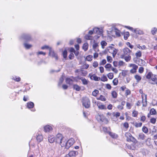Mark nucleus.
Here are the masks:
<instances>
[{
    "mask_svg": "<svg viewBox=\"0 0 157 157\" xmlns=\"http://www.w3.org/2000/svg\"><path fill=\"white\" fill-rule=\"evenodd\" d=\"M125 136L127 138V141L128 142H132L135 143L137 141L136 139L132 136L131 134L129 132H127L125 133Z\"/></svg>",
    "mask_w": 157,
    "mask_h": 157,
    "instance_id": "obj_1",
    "label": "nucleus"
},
{
    "mask_svg": "<svg viewBox=\"0 0 157 157\" xmlns=\"http://www.w3.org/2000/svg\"><path fill=\"white\" fill-rule=\"evenodd\" d=\"M113 82L114 85H117L118 83V79L117 78H115L113 81Z\"/></svg>",
    "mask_w": 157,
    "mask_h": 157,
    "instance_id": "obj_39",
    "label": "nucleus"
},
{
    "mask_svg": "<svg viewBox=\"0 0 157 157\" xmlns=\"http://www.w3.org/2000/svg\"><path fill=\"white\" fill-rule=\"evenodd\" d=\"M150 113L151 115H155L156 113V110L153 108L151 109L150 111Z\"/></svg>",
    "mask_w": 157,
    "mask_h": 157,
    "instance_id": "obj_35",
    "label": "nucleus"
},
{
    "mask_svg": "<svg viewBox=\"0 0 157 157\" xmlns=\"http://www.w3.org/2000/svg\"><path fill=\"white\" fill-rule=\"evenodd\" d=\"M67 51H64L63 52V55L64 58H65L67 57Z\"/></svg>",
    "mask_w": 157,
    "mask_h": 157,
    "instance_id": "obj_62",
    "label": "nucleus"
},
{
    "mask_svg": "<svg viewBox=\"0 0 157 157\" xmlns=\"http://www.w3.org/2000/svg\"><path fill=\"white\" fill-rule=\"evenodd\" d=\"M147 95L144 94L142 95V98L143 105V106H146L147 105Z\"/></svg>",
    "mask_w": 157,
    "mask_h": 157,
    "instance_id": "obj_8",
    "label": "nucleus"
},
{
    "mask_svg": "<svg viewBox=\"0 0 157 157\" xmlns=\"http://www.w3.org/2000/svg\"><path fill=\"white\" fill-rule=\"evenodd\" d=\"M123 51V53L120 56V57L122 59H124L125 56L130 55L131 52V51L128 48H124Z\"/></svg>",
    "mask_w": 157,
    "mask_h": 157,
    "instance_id": "obj_3",
    "label": "nucleus"
},
{
    "mask_svg": "<svg viewBox=\"0 0 157 157\" xmlns=\"http://www.w3.org/2000/svg\"><path fill=\"white\" fill-rule=\"evenodd\" d=\"M78 154V153L77 151H71L68 153V155L70 157H75Z\"/></svg>",
    "mask_w": 157,
    "mask_h": 157,
    "instance_id": "obj_12",
    "label": "nucleus"
},
{
    "mask_svg": "<svg viewBox=\"0 0 157 157\" xmlns=\"http://www.w3.org/2000/svg\"><path fill=\"white\" fill-rule=\"evenodd\" d=\"M133 31L136 33L140 35L142 34L143 33V32L142 31L138 29H135L133 30Z\"/></svg>",
    "mask_w": 157,
    "mask_h": 157,
    "instance_id": "obj_20",
    "label": "nucleus"
},
{
    "mask_svg": "<svg viewBox=\"0 0 157 157\" xmlns=\"http://www.w3.org/2000/svg\"><path fill=\"white\" fill-rule=\"evenodd\" d=\"M34 106V103L32 102H28L27 104V107L29 108H32Z\"/></svg>",
    "mask_w": 157,
    "mask_h": 157,
    "instance_id": "obj_25",
    "label": "nucleus"
},
{
    "mask_svg": "<svg viewBox=\"0 0 157 157\" xmlns=\"http://www.w3.org/2000/svg\"><path fill=\"white\" fill-rule=\"evenodd\" d=\"M99 93V91L97 90H94L92 92V95L95 97L97 96Z\"/></svg>",
    "mask_w": 157,
    "mask_h": 157,
    "instance_id": "obj_31",
    "label": "nucleus"
},
{
    "mask_svg": "<svg viewBox=\"0 0 157 157\" xmlns=\"http://www.w3.org/2000/svg\"><path fill=\"white\" fill-rule=\"evenodd\" d=\"M52 129V127L49 125H47L44 127V130L46 132H49L51 131Z\"/></svg>",
    "mask_w": 157,
    "mask_h": 157,
    "instance_id": "obj_14",
    "label": "nucleus"
},
{
    "mask_svg": "<svg viewBox=\"0 0 157 157\" xmlns=\"http://www.w3.org/2000/svg\"><path fill=\"white\" fill-rule=\"evenodd\" d=\"M109 134L112 138H116L118 137L117 134L111 132H109Z\"/></svg>",
    "mask_w": 157,
    "mask_h": 157,
    "instance_id": "obj_21",
    "label": "nucleus"
},
{
    "mask_svg": "<svg viewBox=\"0 0 157 157\" xmlns=\"http://www.w3.org/2000/svg\"><path fill=\"white\" fill-rule=\"evenodd\" d=\"M135 55L137 57H140L142 56V53L141 52L139 51L136 52L135 54Z\"/></svg>",
    "mask_w": 157,
    "mask_h": 157,
    "instance_id": "obj_40",
    "label": "nucleus"
},
{
    "mask_svg": "<svg viewBox=\"0 0 157 157\" xmlns=\"http://www.w3.org/2000/svg\"><path fill=\"white\" fill-rule=\"evenodd\" d=\"M146 137L145 135L143 133H140L138 135V139L144 140Z\"/></svg>",
    "mask_w": 157,
    "mask_h": 157,
    "instance_id": "obj_19",
    "label": "nucleus"
},
{
    "mask_svg": "<svg viewBox=\"0 0 157 157\" xmlns=\"http://www.w3.org/2000/svg\"><path fill=\"white\" fill-rule=\"evenodd\" d=\"M156 121V119L155 118H151L150 120V122L151 123L154 124Z\"/></svg>",
    "mask_w": 157,
    "mask_h": 157,
    "instance_id": "obj_50",
    "label": "nucleus"
},
{
    "mask_svg": "<svg viewBox=\"0 0 157 157\" xmlns=\"http://www.w3.org/2000/svg\"><path fill=\"white\" fill-rule=\"evenodd\" d=\"M74 143V140L72 138L71 139L68 140H67L65 148L67 149H68L71 145L73 144Z\"/></svg>",
    "mask_w": 157,
    "mask_h": 157,
    "instance_id": "obj_5",
    "label": "nucleus"
},
{
    "mask_svg": "<svg viewBox=\"0 0 157 157\" xmlns=\"http://www.w3.org/2000/svg\"><path fill=\"white\" fill-rule=\"evenodd\" d=\"M21 38L26 41L29 40L31 39L30 35L27 34H22L21 36Z\"/></svg>",
    "mask_w": 157,
    "mask_h": 157,
    "instance_id": "obj_9",
    "label": "nucleus"
},
{
    "mask_svg": "<svg viewBox=\"0 0 157 157\" xmlns=\"http://www.w3.org/2000/svg\"><path fill=\"white\" fill-rule=\"evenodd\" d=\"M101 44L102 48H104L105 46L107 45V43L104 41H102L101 42Z\"/></svg>",
    "mask_w": 157,
    "mask_h": 157,
    "instance_id": "obj_30",
    "label": "nucleus"
},
{
    "mask_svg": "<svg viewBox=\"0 0 157 157\" xmlns=\"http://www.w3.org/2000/svg\"><path fill=\"white\" fill-rule=\"evenodd\" d=\"M142 130L144 133L147 134L148 132V129L145 126H143L142 128Z\"/></svg>",
    "mask_w": 157,
    "mask_h": 157,
    "instance_id": "obj_29",
    "label": "nucleus"
},
{
    "mask_svg": "<svg viewBox=\"0 0 157 157\" xmlns=\"http://www.w3.org/2000/svg\"><path fill=\"white\" fill-rule=\"evenodd\" d=\"M146 119V117L144 116H142L140 118V121L144 122L145 121Z\"/></svg>",
    "mask_w": 157,
    "mask_h": 157,
    "instance_id": "obj_63",
    "label": "nucleus"
},
{
    "mask_svg": "<svg viewBox=\"0 0 157 157\" xmlns=\"http://www.w3.org/2000/svg\"><path fill=\"white\" fill-rule=\"evenodd\" d=\"M82 105L86 108H88L90 106V102L89 99L86 97L83 98Z\"/></svg>",
    "mask_w": 157,
    "mask_h": 157,
    "instance_id": "obj_2",
    "label": "nucleus"
},
{
    "mask_svg": "<svg viewBox=\"0 0 157 157\" xmlns=\"http://www.w3.org/2000/svg\"><path fill=\"white\" fill-rule=\"evenodd\" d=\"M124 59L126 61L128 62L130 60L131 57L129 55H127L126 56H124Z\"/></svg>",
    "mask_w": 157,
    "mask_h": 157,
    "instance_id": "obj_33",
    "label": "nucleus"
},
{
    "mask_svg": "<svg viewBox=\"0 0 157 157\" xmlns=\"http://www.w3.org/2000/svg\"><path fill=\"white\" fill-rule=\"evenodd\" d=\"M151 80L153 82H151L150 81L149 83L152 84H156L157 85V78L156 75H154L152 76Z\"/></svg>",
    "mask_w": 157,
    "mask_h": 157,
    "instance_id": "obj_10",
    "label": "nucleus"
},
{
    "mask_svg": "<svg viewBox=\"0 0 157 157\" xmlns=\"http://www.w3.org/2000/svg\"><path fill=\"white\" fill-rule=\"evenodd\" d=\"M98 64L97 61H95L93 63V66L96 68L98 66Z\"/></svg>",
    "mask_w": 157,
    "mask_h": 157,
    "instance_id": "obj_56",
    "label": "nucleus"
},
{
    "mask_svg": "<svg viewBox=\"0 0 157 157\" xmlns=\"http://www.w3.org/2000/svg\"><path fill=\"white\" fill-rule=\"evenodd\" d=\"M115 30H117L118 31H116L115 32V34L116 35H117L118 36H121L120 32L119 30H117V29L116 28H115Z\"/></svg>",
    "mask_w": 157,
    "mask_h": 157,
    "instance_id": "obj_57",
    "label": "nucleus"
},
{
    "mask_svg": "<svg viewBox=\"0 0 157 157\" xmlns=\"http://www.w3.org/2000/svg\"><path fill=\"white\" fill-rule=\"evenodd\" d=\"M74 57V55L73 53H71L69 56V58L70 59H73Z\"/></svg>",
    "mask_w": 157,
    "mask_h": 157,
    "instance_id": "obj_59",
    "label": "nucleus"
},
{
    "mask_svg": "<svg viewBox=\"0 0 157 157\" xmlns=\"http://www.w3.org/2000/svg\"><path fill=\"white\" fill-rule=\"evenodd\" d=\"M92 56L91 55L88 56L86 58V60L89 61H91L92 60Z\"/></svg>",
    "mask_w": 157,
    "mask_h": 157,
    "instance_id": "obj_47",
    "label": "nucleus"
},
{
    "mask_svg": "<svg viewBox=\"0 0 157 157\" xmlns=\"http://www.w3.org/2000/svg\"><path fill=\"white\" fill-rule=\"evenodd\" d=\"M48 140L50 143H53L55 140V138L53 136H50L48 137Z\"/></svg>",
    "mask_w": 157,
    "mask_h": 157,
    "instance_id": "obj_17",
    "label": "nucleus"
},
{
    "mask_svg": "<svg viewBox=\"0 0 157 157\" xmlns=\"http://www.w3.org/2000/svg\"><path fill=\"white\" fill-rule=\"evenodd\" d=\"M107 60L108 62L111 63L112 61V58L110 56H107Z\"/></svg>",
    "mask_w": 157,
    "mask_h": 157,
    "instance_id": "obj_49",
    "label": "nucleus"
},
{
    "mask_svg": "<svg viewBox=\"0 0 157 157\" xmlns=\"http://www.w3.org/2000/svg\"><path fill=\"white\" fill-rule=\"evenodd\" d=\"M154 75H153L151 72H149L148 73L146 76V78L148 79L151 78V79L152 76Z\"/></svg>",
    "mask_w": 157,
    "mask_h": 157,
    "instance_id": "obj_27",
    "label": "nucleus"
},
{
    "mask_svg": "<svg viewBox=\"0 0 157 157\" xmlns=\"http://www.w3.org/2000/svg\"><path fill=\"white\" fill-rule=\"evenodd\" d=\"M142 123L141 122L137 123L136 122L134 124V125L135 127L136 128L141 127L142 125Z\"/></svg>",
    "mask_w": 157,
    "mask_h": 157,
    "instance_id": "obj_36",
    "label": "nucleus"
},
{
    "mask_svg": "<svg viewBox=\"0 0 157 157\" xmlns=\"http://www.w3.org/2000/svg\"><path fill=\"white\" fill-rule=\"evenodd\" d=\"M151 138H148L145 141L146 144L147 146H150L151 144Z\"/></svg>",
    "mask_w": 157,
    "mask_h": 157,
    "instance_id": "obj_28",
    "label": "nucleus"
},
{
    "mask_svg": "<svg viewBox=\"0 0 157 157\" xmlns=\"http://www.w3.org/2000/svg\"><path fill=\"white\" fill-rule=\"evenodd\" d=\"M88 47V43H86L83 45L82 48L85 51H86L87 50Z\"/></svg>",
    "mask_w": 157,
    "mask_h": 157,
    "instance_id": "obj_23",
    "label": "nucleus"
},
{
    "mask_svg": "<svg viewBox=\"0 0 157 157\" xmlns=\"http://www.w3.org/2000/svg\"><path fill=\"white\" fill-rule=\"evenodd\" d=\"M131 66L132 67V69L134 70H136L138 68V66L136 65L135 64H132L131 65Z\"/></svg>",
    "mask_w": 157,
    "mask_h": 157,
    "instance_id": "obj_44",
    "label": "nucleus"
},
{
    "mask_svg": "<svg viewBox=\"0 0 157 157\" xmlns=\"http://www.w3.org/2000/svg\"><path fill=\"white\" fill-rule=\"evenodd\" d=\"M129 33L128 32H126L124 34V38L125 40H126L128 37L129 36Z\"/></svg>",
    "mask_w": 157,
    "mask_h": 157,
    "instance_id": "obj_38",
    "label": "nucleus"
},
{
    "mask_svg": "<svg viewBox=\"0 0 157 157\" xmlns=\"http://www.w3.org/2000/svg\"><path fill=\"white\" fill-rule=\"evenodd\" d=\"M134 77L137 82H139L141 79V77L139 75H136Z\"/></svg>",
    "mask_w": 157,
    "mask_h": 157,
    "instance_id": "obj_26",
    "label": "nucleus"
},
{
    "mask_svg": "<svg viewBox=\"0 0 157 157\" xmlns=\"http://www.w3.org/2000/svg\"><path fill=\"white\" fill-rule=\"evenodd\" d=\"M73 89L77 91H79L81 90V87L77 84H74L73 86Z\"/></svg>",
    "mask_w": 157,
    "mask_h": 157,
    "instance_id": "obj_15",
    "label": "nucleus"
},
{
    "mask_svg": "<svg viewBox=\"0 0 157 157\" xmlns=\"http://www.w3.org/2000/svg\"><path fill=\"white\" fill-rule=\"evenodd\" d=\"M90 78L92 80H93L96 81H98L100 80V78L97 76L95 75H93L90 77Z\"/></svg>",
    "mask_w": 157,
    "mask_h": 157,
    "instance_id": "obj_16",
    "label": "nucleus"
},
{
    "mask_svg": "<svg viewBox=\"0 0 157 157\" xmlns=\"http://www.w3.org/2000/svg\"><path fill=\"white\" fill-rule=\"evenodd\" d=\"M144 68L142 67H140L139 69V72L140 73H142L144 71Z\"/></svg>",
    "mask_w": 157,
    "mask_h": 157,
    "instance_id": "obj_53",
    "label": "nucleus"
},
{
    "mask_svg": "<svg viewBox=\"0 0 157 157\" xmlns=\"http://www.w3.org/2000/svg\"><path fill=\"white\" fill-rule=\"evenodd\" d=\"M107 80H108V79L104 75H103V76L101 77V81H103V82H105V81H107Z\"/></svg>",
    "mask_w": 157,
    "mask_h": 157,
    "instance_id": "obj_42",
    "label": "nucleus"
},
{
    "mask_svg": "<svg viewBox=\"0 0 157 157\" xmlns=\"http://www.w3.org/2000/svg\"><path fill=\"white\" fill-rule=\"evenodd\" d=\"M36 139L38 142H40L43 140V136L41 135H38L36 136Z\"/></svg>",
    "mask_w": 157,
    "mask_h": 157,
    "instance_id": "obj_22",
    "label": "nucleus"
},
{
    "mask_svg": "<svg viewBox=\"0 0 157 157\" xmlns=\"http://www.w3.org/2000/svg\"><path fill=\"white\" fill-rule=\"evenodd\" d=\"M120 113L119 112L113 113H112V115L114 117H117L120 116Z\"/></svg>",
    "mask_w": 157,
    "mask_h": 157,
    "instance_id": "obj_43",
    "label": "nucleus"
},
{
    "mask_svg": "<svg viewBox=\"0 0 157 157\" xmlns=\"http://www.w3.org/2000/svg\"><path fill=\"white\" fill-rule=\"evenodd\" d=\"M106 63V60L105 59L102 60L100 63V65H103Z\"/></svg>",
    "mask_w": 157,
    "mask_h": 157,
    "instance_id": "obj_46",
    "label": "nucleus"
},
{
    "mask_svg": "<svg viewBox=\"0 0 157 157\" xmlns=\"http://www.w3.org/2000/svg\"><path fill=\"white\" fill-rule=\"evenodd\" d=\"M97 99L101 100L102 101H105L106 100V99L105 97L104 96H103L102 95H101L100 96V97H99V98H97Z\"/></svg>",
    "mask_w": 157,
    "mask_h": 157,
    "instance_id": "obj_34",
    "label": "nucleus"
},
{
    "mask_svg": "<svg viewBox=\"0 0 157 157\" xmlns=\"http://www.w3.org/2000/svg\"><path fill=\"white\" fill-rule=\"evenodd\" d=\"M51 47H49L48 46L45 45H44L43 47H42L41 48V49H49V48H50Z\"/></svg>",
    "mask_w": 157,
    "mask_h": 157,
    "instance_id": "obj_61",
    "label": "nucleus"
},
{
    "mask_svg": "<svg viewBox=\"0 0 157 157\" xmlns=\"http://www.w3.org/2000/svg\"><path fill=\"white\" fill-rule=\"evenodd\" d=\"M93 31L94 33H98V31H99V29L98 28H95L93 29Z\"/></svg>",
    "mask_w": 157,
    "mask_h": 157,
    "instance_id": "obj_52",
    "label": "nucleus"
},
{
    "mask_svg": "<svg viewBox=\"0 0 157 157\" xmlns=\"http://www.w3.org/2000/svg\"><path fill=\"white\" fill-rule=\"evenodd\" d=\"M66 82L67 84L71 85L73 82V80L69 78H67L66 79Z\"/></svg>",
    "mask_w": 157,
    "mask_h": 157,
    "instance_id": "obj_24",
    "label": "nucleus"
},
{
    "mask_svg": "<svg viewBox=\"0 0 157 157\" xmlns=\"http://www.w3.org/2000/svg\"><path fill=\"white\" fill-rule=\"evenodd\" d=\"M97 105L100 109H106V106L102 104L100 102H97Z\"/></svg>",
    "mask_w": 157,
    "mask_h": 157,
    "instance_id": "obj_13",
    "label": "nucleus"
},
{
    "mask_svg": "<svg viewBox=\"0 0 157 157\" xmlns=\"http://www.w3.org/2000/svg\"><path fill=\"white\" fill-rule=\"evenodd\" d=\"M98 46V44L97 43H94L93 45V48L95 50Z\"/></svg>",
    "mask_w": 157,
    "mask_h": 157,
    "instance_id": "obj_60",
    "label": "nucleus"
},
{
    "mask_svg": "<svg viewBox=\"0 0 157 157\" xmlns=\"http://www.w3.org/2000/svg\"><path fill=\"white\" fill-rule=\"evenodd\" d=\"M108 50L109 52L112 54L113 57H114L115 55L117 54L118 50L114 47L109 46L108 48Z\"/></svg>",
    "mask_w": 157,
    "mask_h": 157,
    "instance_id": "obj_4",
    "label": "nucleus"
},
{
    "mask_svg": "<svg viewBox=\"0 0 157 157\" xmlns=\"http://www.w3.org/2000/svg\"><path fill=\"white\" fill-rule=\"evenodd\" d=\"M111 67V65L109 63H107L105 66L106 68H109Z\"/></svg>",
    "mask_w": 157,
    "mask_h": 157,
    "instance_id": "obj_64",
    "label": "nucleus"
},
{
    "mask_svg": "<svg viewBox=\"0 0 157 157\" xmlns=\"http://www.w3.org/2000/svg\"><path fill=\"white\" fill-rule=\"evenodd\" d=\"M124 127L126 129H127L129 127V125L128 123L126 122L123 124Z\"/></svg>",
    "mask_w": 157,
    "mask_h": 157,
    "instance_id": "obj_58",
    "label": "nucleus"
},
{
    "mask_svg": "<svg viewBox=\"0 0 157 157\" xmlns=\"http://www.w3.org/2000/svg\"><path fill=\"white\" fill-rule=\"evenodd\" d=\"M157 31V29L155 28H154L151 31V33L153 35L155 34Z\"/></svg>",
    "mask_w": 157,
    "mask_h": 157,
    "instance_id": "obj_51",
    "label": "nucleus"
},
{
    "mask_svg": "<svg viewBox=\"0 0 157 157\" xmlns=\"http://www.w3.org/2000/svg\"><path fill=\"white\" fill-rule=\"evenodd\" d=\"M85 38L86 40H90L92 39V36H90L88 35H86L85 37Z\"/></svg>",
    "mask_w": 157,
    "mask_h": 157,
    "instance_id": "obj_48",
    "label": "nucleus"
},
{
    "mask_svg": "<svg viewBox=\"0 0 157 157\" xmlns=\"http://www.w3.org/2000/svg\"><path fill=\"white\" fill-rule=\"evenodd\" d=\"M24 45L25 48L27 49L30 48L32 46V45L26 43H24Z\"/></svg>",
    "mask_w": 157,
    "mask_h": 157,
    "instance_id": "obj_32",
    "label": "nucleus"
},
{
    "mask_svg": "<svg viewBox=\"0 0 157 157\" xmlns=\"http://www.w3.org/2000/svg\"><path fill=\"white\" fill-rule=\"evenodd\" d=\"M63 138L61 134L59 133L57 134L56 136L55 141L57 143L59 144V143L62 141V140Z\"/></svg>",
    "mask_w": 157,
    "mask_h": 157,
    "instance_id": "obj_6",
    "label": "nucleus"
},
{
    "mask_svg": "<svg viewBox=\"0 0 157 157\" xmlns=\"http://www.w3.org/2000/svg\"><path fill=\"white\" fill-rule=\"evenodd\" d=\"M49 56H52L53 57H55L56 60L58 59V57L57 56L55 53L54 51L52 49V48H49Z\"/></svg>",
    "mask_w": 157,
    "mask_h": 157,
    "instance_id": "obj_7",
    "label": "nucleus"
},
{
    "mask_svg": "<svg viewBox=\"0 0 157 157\" xmlns=\"http://www.w3.org/2000/svg\"><path fill=\"white\" fill-rule=\"evenodd\" d=\"M138 114L137 111L134 110L132 112V116L134 117H136L137 116Z\"/></svg>",
    "mask_w": 157,
    "mask_h": 157,
    "instance_id": "obj_55",
    "label": "nucleus"
},
{
    "mask_svg": "<svg viewBox=\"0 0 157 157\" xmlns=\"http://www.w3.org/2000/svg\"><path fill=\"white\" fill-rule=\"evenodd\" d=\"M63 78H60L59 80V82H58V85L59 86H60L61 84L63 83Z\"/></svg>",
    "mask_w": 157,
    "mask_h": 157,
    "instance_id": "obj_45",
    "label": "nucleus"
},
{
    "mask_svg": "<svg viewBox=\"0 0 157 157\" xmlns=\"http://www.w3.org/2000/svg\"><path fill=\"white\" fill-rule=\"evenodd\" d=\"M131 94V91L129 89H127L125 91V94L126 96H127Z\"/></svg>",
    "mask_w": 157,
    "mask_h": 157,
    "instance_id": "obj_54",
    "label": "nucleus"
},
{
    "mask_svg": "<svg viewBox=\"0 0 157 157\" xmlns=\"http://www.w3.org/2000/svg\"><path fill=\"white\" fill-rule=\"evenodd\" d=\"M112 95L113 98H116L117 96V94L116 91H113L112 93Z\"/></svg>",
    "mask_w": 157,
    "mask_h": 157,
    "instance_id": "obj_41",
    "label": "nucleus"
},
{
    "mask_svg": "<svg viewBox=\"0 0 157 157\" xmlns=\"http://www.w3.org/2000/svg\"><path fill=\"white\" fill-rule=\"evenodd\" d=\"M67 141V140L64 137L62 140V141H61L59 143V144L62 147H65L66 145Z\"/></svg>",
    "mask_w": 157,
    "mask_h": 157,
    "instance_id": "obj_11",
    "label": "nucleus"
},
{
    "mask_svg": "<svg viewBox=\"0 0 157 157\" xmlns=\"http://www.w3.org/2000/svg\"><path fill=\"white\" fill-rule=\"evenodd\" d=\"M79 79L81 80L82 84L84 85H87L89 81L83 77H81Z\"/></svg>",
    "mask_w": 157,
    "mask_h": 157,
    "instance_id": "obj_18",
    "label": "nucleus"
},
{
    "mask_svg": "<svg viewBox=\"0 0 157 157\" xmlns=\"http://www.w3.org/2000/svg\"><path fill=\"white\" fill-rule=\"evenodd\" d=\"M107 76L109 79H111L113 77V73H109L108 74Z\"/></svg>",
    "mask_w": 157,
    "mask_h": 157,
    "instance_id": "obj_37",
    "label": "nucleus"
}]
</instances>
